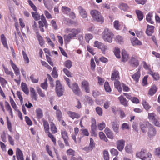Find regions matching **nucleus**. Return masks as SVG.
I'll return each mask as SVG.
<instances>
[{"mask_svg":"<svg viewBox=\"0 0 160 160\" xmlns=\"http://www.w3.org/2000/svg\"><path fill=\"white\" fill-rule=\"evenodd\" d=\"M81 30L80 29H71L69 28H66L65 32L66 33H70L67 35H65L63 36L65 42H69L71 39L76 37V35L80 33Z\"/></svg>","mask_w":160,"mask_h":160,"instance_id":"f257e3e1","label":"nucleus"},{"mask_svg":"<svg viewBox=\"0 0 160 160\" xmlns=\"http://www.w3.org/2000/svg\"><path fill=\"white\" fill-rule=\"evenodd\" d=\"M102 36L105 41L110 43L112 41L114 35L110 30L106 28L102 33Z\"/></svg>","mask_w":160,"mask_h":160,"instance_id":"f03ea898","label":"nucleus"},{"mask_svg":"<svg viewBox=\"0 0 160 160\" xmlns=\"http://www.w3.org/2000/svg\"><path fill=\"white\" fill-rule=\"evenodd\" d=\"M90 14L93 19L95 21L103 23L104 22V18L102 16L101 13L96 10L91 11Z\"/></svg>","mask_w":160,"mask_h":160,"instance_id":"7ed1b4c3","label":"nucleus"},{"mask_svg":"<svg viewBox=\"0 0 160 160\" xmlns=\"http://www.w3.org/2000/svg\"><path fill=\"white\" fill-rule=\"evenodd\" d=\"M114 85L115 88L119 92H121L122 91V87L123 90L124 91L128 92L129 90V88L126 84L123 83H121L119 81L115 82Z\"/></svg>","mask_w":160,"mask_h":160,"instance_id":"20e7f679","label":"nucleus"},{"mask_svg":"<svg viewBox=\"0 0 160 160\" xmlns=\"http://www.w3.org/2000/svg\"><path fill=\"white\" fill-rule=\"evenodd\" d=\"M55 90L58 97H60L63 95L64 91V89L62 86L60 81L58 80L56 81Z\"/></svg>","mask_w":160,"mask_h":160,"instance_id":"39448f33","label":"nucleus"},{"mask_svg":"<svg viewBox=\"0 0 160 160\" xmlns=\"http://www.w3.org/2000/svg\"><path fill=\"white\" fill-rule=\"evenodd\" d=\"M139 58L136 56L132 55L130 58L129 62L133 67H137L139 65Z\"/></svg>","mask_w":160,"mask_h":160,"instance_id":"423d86ee","label":"nucleus"},{"mask_svg":"<svg viewBox=\"0 0 160 160\" xmlns=\"http://www.w3.org/2000/svg\"><path fill=\"white\" fill-rule=\"evenodd\" d=\"M156 134L157 131L156 129L150 125V126L148 128V137L150 139H152L156 135Z\"/></svg>","mask_w":160,"mask_h":160,"instance_id":"0eeeda50","label":"nucleus"},{"mask_svg":"<svg viewBox=\"0 0 160 160\" xmlns=\"http://www.w3.org/2000/svg\"><path fill=\"white\" fill-rule=\"evenodd\" d=\"M69 87L72 90L73 92L77 95H79L81 92L80 89L76 82L73 83L71 86Z\"/></svg>","mask_w":160,"mask_h":160,"instance_id":"6e6552de","label":"nucleus"},{"mask_svg":"<svg viewBox=\"0 0 160 160\" xmlns=\"http://www.w3.org/2000/svg\"><path fill=\"white\" fill-rule=\"evenodd\" d=\"M81 88L82 89H84L86 92H90L89 83L86 80H84L82 81L81 83Z\"/></svg>","mask_w":160,"mask_h":160,"instance_id":"1a4fd4ad","label":"nucleus"},{"mask_svg":"<svg viewBox=\"0 0 160 160\" xmlns=\"http://www.w3.org/2000/svg\"><path fill=\"white\" fill-rule=\"evenodd\" d=\"M125 141L123 139L118 140L116 142L117 148L120 151H122L125 145Z\"/></svg>","mask_w":160,"mask_h":160,"instance_id":"9d476101","label":"nucleus"},{"mask_svg":"<svg viewBox=\"0 0 160 160\" xmlns=\"http://www.w3.org/2000/svg\"><path fill=\"white\" fill-rule=\"evenodd\" d=\"M67 113L68 116L72 119H78L80 117V115L75 112L68 111Z\"/></svg>","mask_w":160,"mask_h":160,"instance_id":"9b49d317","label":"nucleus"},{"mask_svg":"<svg viewBox=\"0 0 160 160\" xmlns=\"http://www.w3.org/2000/svg\"><path fill=\"white\" fill-rule=\"evenodd\" d=\"M78 9L80 15L83 18H86L87 17V13L82 7L79 6L78 7Z\"/></svg>","mask_w":160,"mask_h":160,"instance_id":"f8f14e48","label":"nucleus"},{"mask_svg":"<svg viewBox=\"0 0 160 160\" xmlns=\"http://www.w3.org/2000/svg\"><path fill=\"white\" fill-rule=\"evenodd\" d=\"M120 78L119 73L118 71L114 70L112 73L111 80H115V82L118 81V80Z\"/></svg>","mask_w":160,"mask_h":160,"instance_id":"ddd939ff","label":"nucleus"},{"mask_svg":"<svg viewBox=\"0 0 160 160\" xmlns=\"http://www.w3.org/2000/svg\"><path fill=\"white\" fill-rule=\"evenodd\" d=\"M118 7L120 10L124 12L127 11L129 9L127 4L122 2L119 3Z\"/></svg>","mask_w":160,"mask_h":160,"instance_id":"4468645a","label":"nucleus"},{"mask_svg":"<svg viewBox=\"0 0 160 160\" xmlns=\"http://www.w3.org/2000/svg\"><path fill=\"white\" fill-rule=\"evenodd\" d=\"M16 154L18 160H24L22 152L18 148L16 149Z\"/></svg>","mask_w":160,"mask_h":160,"instance_id":"2eb2a0df","label":"nucleus"},{"mask_svg":"<svg viewBox=\"0 0 160 160\" xmlns=\"http://www.w3.org/2000/svg\"><path fill=\"white\" fill-rule=\"evenodd\" d=\"M122 61L125 62L127 61L129 58L128 54L125 50H122Z\"/></svg>","mask_w":160,"mask_h":160,"instance_id":"dca6fc26","label":"nucleus"},{"mask_svg":"<svg viewBox=\"0 0 160 160\" xmlns=\"http://www.w3.org/2000/svg\"><path fill=\"white\" fill-rule=\"evenodd\" d=\"M104 132L108 138L112 139H113V133L108 128L106 127L104 130Z\"/></svg>","mask_w":160,"mask_h":160,"instance_id":"f3484780","label":"nucleus"},{"mask_svg":"<svg viewBox=\"0 0 160 160\" xmlns=\"http://www.w3.org/2000/svg\"><path fill=\"white\" fill-rule=\"evenodd\" d=\"M140 76L141 74L139 69L136 72L132 75V77L136 83H137L139 81Z\"/></svg>","mask_w":160,"mask_h":160,"instance_id":"a211bd4d","label":"nucleus"},{"mask_svg":"<svg viewBox=\"0 0 160 160\" xmlns=\"http://www.w3.org/2000/svg\"><path fill=\"white\" fill-rule=\"evenodd\" d=\"M154 26L148 25L147 29L146 31V34L148 36H151L154 32Z\"/></svg>","mask_w":160,"mask_h":160,"instance_id":"6ab92c4d","label":"nucleus"},{"mask_svg":"<svg viewBox=\"0 0 160 160\" xmlns=\"http://www.w3.org/2000/svg\"><path fill=\"white\" fill-rule=\"evenodd\" d=\"M147 152V150L146 149H142L141 151L137 152L136 154V156L142 159V158H143L144 156L145 155V153Z\"/></svg>","mask_w":160,"mask_h":160,"instance_id":"aec40b11","label":"nucleus"},{"mask_svg":"<svg viewBox=\"0 0 160 160\" xmlns=\"http://www.w3.org/2000/svg\"><path fill=\"white\" fill-rule=\"evenodd\" d=\"M1 39L2 43L4 47L8 49V47L7 43L6 38L4 34H2L1 35Z\"/></svg>","mask_w":160,"mask_h":160,"instance_id":"412c9836","label":"nucleus"},{"mask_svg":"<svg viewBox=\"0 0 160 160\" xmlns=\"http://www.w3.org/2000/svg\"><path fill=\"white\" fill-rule=\"evenodd\" d=\"M153 17V12H150L147 15L146 18V21L149 23L153 24L154 23V21L152 20V18Z\"/></svg>","mask_w":160,"mask_h":160,"instance_id":"4be33fe9","label":"nucleus"},{"mask_svg":"<svg viewBox=\"0 0 160 160\" xmlns=\"http://www.w3.org/2000/svg\"><path fill=\"white\" fill-rule=\"evenodd\" d=\"M149 124V123L148 122H144L142 123H140L141 128L142 132L143 133L146 132L147 131L146 129L148 126V125Z\"/></svg>","mask_w":160,"mask_h":160,"instance_id":"5701e85b","label":"nucleus"},{"mask_svg":"<svg viewBox=\"0 0 160 160\" xmlns=\"http://www.w3.org/2000/svg\"><path fill=\"white\" fill-rule=\"evenodd\" d=\"M21 88L23 91L27 95L29 94V91L28 88L27 84L23 82L21 83Z\"/></svg>","mask_w":160,"mask_h":160,"instance_id":"b1692460","label":"nucleus"},{"mask_svg":"<svg viewBox=\"0 0 160 160\" xmlns=\"http://www.w3.org/2000/svg\"><path fill=\"white\" fill-rule=\"evenodd\" d=\"M131 42L133 46L141 45L142 43L137 38H133L131 39Z\"/></svg>","mask_w":160,"mask_h":160,"instance_id":"393cba45","label":"nucleus"},{"mask_svg":"<svg viewBox=\"0 0 160 160\" xmlns=\"http://www.w3.org/2000/svg\"><path fill=\"white\" fill-rule=\"evenodd\" d=\"M148 73L150 74L155 80H157L159 78V75L157 73L153 72L150 69Z\"/></svg>","mask_w":160,"mask_h":160,"instance_id":"a878e982","label":"nucleus"},{"mask_svg":"<svg viewBox=\"0 0 160 160\" xmlns=\"http://www.w3.org/2000/svg\"><path fill=\"white\" fill-rule=\"evenodd\" d=\"M112 125L113 130L116 133H118V132L119 125L116 122H113L112 123Z\"/></svg>","mask_w":160,"mask_h":160,"instance_id":"bb28decb","label":"nucleus"},{"mask_svg":"<svg viewBox=\"0 0 160 160\" xmlns=\"http://www.w3.org/2000/svg\"><path fill=\"white\" fill-rule=\"evenodd\" d=\"M121 103L124 106L128 105V102L126 99L124 98L123 97L121 96L118 98Z\"/></svg>","mask_w":160,"mask_h":160,"instance_id":"cd10ccee","label":"nucleus"},{"mask_svg":"<svg viewBox=\"0 0 160 160\" xmlns=\"http://www.w3.org/2000/svg\"><path fill=\"white\" fill-rule=\"evenodd\" d=\"M61 11L63 13L68 15L71 11V9L68 7L64 6L62 7Z\"/></svg>","mask_w":160,"mask_h":160,"instance_id":"c85d7f7f","label":"nucleus"},{"mask_svg":"<svg viewBox=\"0 0 160 160\" xmlns=\"http://www.w3.org/2000/svg\"><path fill=\"white\" fill-rule=\"evenodd\" d=\"M43 126L45 131L46 133L49 132V127L48 122L45 120L43 121Z\"/></svg>","mask_w":160,"mask_h":160,"instance_id":"c756f323","label":"nucleus"},{"mask_svg":"<svg viewBox=\"0 0 160 160\" xmlns=\"http://www.w3.org/2000/svg\"><path fill=\"white\" fill-rule=\"evenodd\" d=\"M157 91V88L154 85L152 86L149 90L148 94L151 95L152 96Z\"/></svg>","mask_w":160,"mask_h":160,"instance_id":"7c9ffc66","label":"nucleus"},{"mask_svg":"<svg viewBox=\"0 0 160 160\" xmlns=\"http://www.w3.org/2000/svg\"><path fill=\"white\" fill-rule=\"evenodd\" d=\"M136 12L139 20L140 21L142 20L143 18V12L139 10H136Z\"/></svg>","mask_w":160,"mask_h":160,"instance_id":"2f4dec72","label":"nucleus"},{"mask_svg":"<svg viewBox=\"0 0 160 160\" xmlns=\"http://www.w3.org/2000/svg\"><path fill=\"white\" fill-rule=\"evenodd\" d=\"M5 106L7 110L9 112L10 114L12 117L13 116L12 112V109L9 104V103L7 101L5 102Z\"/></svg>","mask_w":160,"mask_h":160,"instance_id":"473e14b6","label":"nucleus"},{"mask_svg":"<svg viewBox=\"0 0 160 160\" xmlns=\"http://www.w3.org/2000/svg\"><path fill=\"white\" fill-rule=\"evenodd\" d=\"M30 91L31 93V98L34 99L35 100H37L36 94L35 92V90L33 88H30Z\"/></svg>","mask_w":160,"mask_h":160,"instance_id":"72a5a7b5","label":"nucleus"},{"mask_svg":"<svg viewBox=\"0 0 160 160\" xmlns=\"http://www.w3.org/2000/svg\"><path fill=\"white\" fill-rule=\"evenodd\" d=\"M36 113L37 118L38 119L41 118L43 116L42 111L40 108H38L36 111Z\"/></svg>","mask_w":160,"mask_h":160,"instance_id":"f704fd0d","label":"nucleus"},{"mask_svg":"<svg viewBox=\"0 0 160 160\" xmlns=\"http://www.w3.org/2000/svg\"><path fill=\"white\" fill-rule=\"evenodd\" d=\"M3 68L5 73L8 75H10L12 78H14V73L11 71H9L8 68H5L4 66H3Z\"/></svg>","mask_w":160,"mask_h":160,"instance_id":"c9c22d12","label":"nucleus"},{"mask_svg":"<svg viewBox=\"0 0 160 160\" xmlns=\"http://www.w3.org/2000/svg\"><path fill=\"white\" fill-rule=\"evenodd\" d=\"M142 104L145 109L147 111L151 107L148 103L145 100H143Z\"/></svg>","mask_w":160,"mask_h":160,"instance_id":"e433bc0d","label":"nucleus"},{"mask_svg":"<svg viewBox=\"0 0 160 160\" xmlns=\"http://www.w3.org/2000/svg\"><path fill=\"white\" fill-rule=\"evenodd\" d=\"M156 115L154 113H149L148 114V118L152 122L156 118Z\"/></svg>","mask_w":160,"mask_h":160,"instance_id":"4c0bfd02","label":"nucleus"},{"mask_svg":"<svg viewBox=\"0 0 160 160\" xmlns=\"http://www.w3.org/2000/svg\"><path fill=\"white\" fill-rule=\"evenodd\" d=\"M152 157V155L151 153L149 152L146 153L145 155L144 156L143 158H142V160H150Z\"/></svg>","mask_w":160,"mask_h":160,"instance_id":"58836bf2","label":"nucleus"},{"mask_svg":"<svg viewBox=\"0 0 160 160\" xmlns=\"http://www.w3.org/2000/svg\"><path fill=\"white\" fill-rule=\"evenodd\" d=\"M37 38L39 42V44L41 46H42L44 44V42L42 37L39 34L37 35Z\"/></svg>","mask_w":160,"mask_h":160,"instance_id":"ea45409f","label":"nucleus"},{"mask_svg":"<svg viewBox=\"0 0 160 160\" xmlns=\"http://www.w3.org/2000/svg\"><path fill=\"white\" fill-rule=\"evenodd\" d=\"M56 114L57 119L60 121L62 118V112L60 110L56 111Z\"/></svg>","mask_w":160,"mask_h":160,"instance_id":"a19ab883","label":"nucleus"},{"mask_svg":"<svg viewBox=\"0 0 160 160\" xmlns=\"http://www.w3.org/2000/svg\"><path fill=\"white\" fill-rule=\"evenodd\" d=\"M10 102L11 105L13 108L15 110H17V107L16 104L13 100V98L11 97H9Z\"/></svg>","mask_w":160,"mask_h":160,"instance_id":"79ce46f5","label":"nucleus"},{"mask_svg":"<svg viewBox=\"0 0 160 160\" xmlns=\"http://www.w3.org/2000/svg\"><path fill=\"white\" fill-rule=\"evenodd\" d=\"M126 152L128 153H131L132 152V146L131 145H127L125 148Z\"/></svg>","mask_w":160,"mask_h":160,"instance_id":"37998d69","label":"nucleus"},{"mask_svg":"<svg viewBox=\"0 0 160 160\" xmlns=\"http://www.w3.org/2000/svg\"><path fill=\"white\" fill-rule=\"evenodd\" d=\"M61 133L62 138L63 139L68 138L67 132L65 129H63L62 130Z\"/></svg>","mask_w":160,"mask_h":160,"instance_id":"c03bdc74","label":"nucleus"},{"mask_svg":"<svg viewBox=\"0 0 160 160\" xmlns=\"http://www.w3.org/2000/svg\"><path fill=\"white\" fill-rule=\"evenodd\" d=\"M99 136L101 139L103 140L106 142L108 141V139L103 132H101L99 133Z\"/></svg>","mask_w":160,"mask_h":160,"instance_id":"a18cd8bd","label":"nucleus"},{"mask_svg":"<svg viewBox=\"0 0 160 160\" xmlns=\"http://www.w3.org/2000/svg\"><path fill=\"white\" fill-rule=\"evenodd\" d=\"M31 13L33 18L35 20H38L40 19V16L37 12H32Z\"/></svg>","mask_w":160,"mask_h":160,"instance_id":"49530a36","label":"nucleus"},{"mask_svg":"<svg viewBox=\"0 0 160 160\" xmlns=\"http://www.w3.org/2000/svg\"><path fill=\"white\" fill-rule=\"evenodd\" d=\"M44 6L48 10H50L51 8H50L49 5L50 1L49 0H43Z\"/></svg>","mask_w":160,"mask_h":160,"instance_id":"de8ad7c7","label":"nucleus"},{"mask_svg":"<svg viewBox=\"0 0 160 160\" xmlns=\"http://www.w3.org/2000/svg\"><path fill=\"white\" fill-rule=\"evenodd\" d=\"M22 54L23 55L25 63H28L29 62V60L25 52L24 51H23L22 52Z\"/></svg>","mask_w":160,"mask_h":160,"instance_id":"09e8293b","label":"nucleus"},{"mask_svg":"<svg viewBox=\"0 0 160 160\" xmlns=\"http://www.w3.org/2000/svg\"><path fill=\"white\" fill-rule=\"evenodd\" d=\"M103 157L104 160H109V156L108 152L106 150H104L103 152Z\"/></svg>","mask_w":160,"mask_h":160,"instance_id":"8fccbe9b","label":"nucleus"},{"mask_svg":"<svg viewBox=\"0 0 160 160\" xmlns=\"http://www.w3.org/2000/svg\"><path fill=\"white\" fill-rule=\"evenodd\" d=\"M104 87L105 89L106 92H111V89L108 82H105Z\"/></svg>","mask_w":160,"mask_h":160,"instance_id":"3c124183","label":"nucleus"},{"mask_svg":"<svg viewBox=\"0 0 160 160\" xmlns=\"http://www.w3.org/2000/svg\"><path fill=\"white\" fill-rule=\"evenodd\" d=\"M120 49L118 48H115L114 51V53L116 56L118 58H120Z\"/></svg>","mask_w":160,"mask_h":160,"instance_id":"603ef678","label":"nucleus"},{"mask_svg":"<svg viewBox=\"0 0 160 160\" xmlns=\"http://www.w3.org/2000/svg\"><path fill=\"white\" fill-rule=\"evenodd\" d=\"M93 36L91 34L88 33L85 34V39L88 43H89L90 40L93 38Z\"/></svg>","mask_w":160,"mask_h":160,"instance_id":"864d4df0","label":"nucleus"},{"mask_svg":"<svg viewBox=\"0 0 160 160\" xmlns=\"http://www.w3.org/2000/svg\"><path fill=\"white\" fill-rule=\"evenodd\" d=\"M50 126V128L52 133H56L57 132V129L55 124L53 122H52Z\"/></svg>","mask_w":160,"mask_h":160,"instance_id":"5fc2aeb1","label":"nucleus"},{"mask_svg":"<svg viewBox=\"0 0 160 160\" xmlns=\"http://www.w3.org/2000/svg\"><path fill=\"white\" fill-rule=\"evenodd\" d=\"M49 137L51 139L52 141L53 142L54 145H56V140L55 138L52 135V134L49 132L47 133Z\"/></svg>","mask_w":160,"mask_h":160,"instance_id":"6e6d98bb","label":"nucleus"},{"mask_svg":"<svg viewBox=\"0 0 160 160\" xmlns=\"http://www.w3.org/2000/svg\"><path fill=\"white\" fill-rule=\"evenodd\" d=\"M64 65L68 68L70 69L72 66V62L71 61L68 60L65 62Z\"/></svg>","mask_w":160,"mask_h":160,"instance_id":"4d7b16f0","label":"nucleus"},{"mask_svg":"<svg viewBox=\"0 0 160 160\" xmlns=\"http://www.w3.org/2000/svg\"><path fill=\"white\" fill-rule=\"evenodd\" d=\"M113 26L114 28L117 30H119L120 24L118 20H115L113 22Z\"/></svg>","mask_w":160,"mask_h":160,"instance_id":"13d9d810","label":"nucleus"},{"mask_svg":"<svg viewBox=\"0 0 160 160\" xmlns=\"http://www.w3.org/2000/svg\"><path fill=\"white\" fill-rule=\"evenodd\" d=\"M37 90L40 96L42 97H45V94L42 92V90L39 87L37 88Z\"/></svg>","mask_w":160,"mask_h":160,"instance_id":"bf43d9fd","label":"nucleus"},{"mask_svg":"<svg viewBox=\"0 0 160 160\" xmlns=\"http://www.w3.org/2000/svg\"><path fill=\"white\" fill-rule=\"evenodd\" d=\"M92 125H91V129H96V120L94 118L92 119Z\"/></svg>","mask_w":160,"mask_h":160,"instance_id":"052dcab7","label":"nucleus"},{"mask_svg":"<svg viewBox=\"0 0 160 160\" xmlns=\"http://www.w3.org/2000/svg\"><path fill=\"white\" fill-rule=\"evenodd\" d=\"M121 128L122 130L125 129L129 130L130 129L129 124L127 123H122L121 126Z\"/></svg>","mask_w":160,"mask_h":160,"instance_id":"680f3d73","label":"nucleus"},{"mask_svg":"<svg viewBox=\"0 0 160 160\" xmlns=\"http://www.w3.org/2000/svg\"><path fill=\"white\" fill-rule=\"evenodd\" d=\"M115 41L117 43L120 44H121L122 42H123L122 38L120 36H116Z\"/></svg>","mask_w":160,"mask_h":160,"instance_id":"e2e57ef3","label":"nucleus"},{"mask_svg":"<svg viewBox=\"0 0 160 160\" xmlns=\"http://www.w3.org/2000/svg\"><path fill=\"white\" fill-rule=\"evenodd\" d=\"M52 75L54 78H56L58 76V75L57 73L56 68L55 67L53 68V71L52 72Z\"/></svg>","mask_w":160,"mask_h":160,"instance_id":"0e129e2a","label":"nucleus"},{"mask_svg":"<svg viewBox=\"0 0 160 160\" xmlns=\"http://www.w3.org/2000/svg\"><path fill=\"white\" fill-rule=\"evenodd\" d=\"M12 68L14 72L16 75L17 76H19L20 74V71L19 69L16 66V65L12 67Z\"/></svg>","mask_w":160,"mask_h":160,"instance_id":"69168bd1","label":"nucleus"},{"mask_svg":"<svg viewBox=\"0 0 160 160\" xmlns=\"http://www.w3.org/2000/svg\"><path fill=\"white\" fill-rule=\"evenodd\" d=\"M110 152L111 154L113 155L117 156L118 154V150L114 148L111 149Z\"/></svg>","mask_w":160,"mask_h":160,"instance_id":"338daca9","label":"nucleus"},{"mask_svg":"<svg viewBox=\"0 0 160 160\" xmlns=\"http://www.w3.org/2000/svg\"><path fill=\"white\" fill-rule=\"evenodd\" d=\"M106 126L105 123L104 122L100 123L98 125V128L100 130H102Z\"/></svg>","mask_w":160,"mask_h":160,"instance_id":"774afa93","label":"nucleus"}]
</instances>
